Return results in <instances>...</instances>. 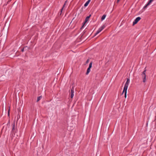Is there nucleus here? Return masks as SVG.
Returning a JSON list of instances; mask_svg holds the SVG:
<instances>
[{
  "label": "nucleus",
  "mask_w": 156,
  "mask_h": 156,
  "mask_svg": "<svg viewBox=\"0 0 156 156\" xmlns=\"http://www.w3.org/2000/svg\"><path fill=\"white\" fill-rule=\"evenodd\" d=\"M124 92L125 93V97L126 98L127 94V81L125 83L124 89L121 94L122 95Z\"/></svg>",
  "instance_id": "f03ea898"
},
{
  "label": "nucleus",
  "mask_w": 156,
  "mask_h": 156,
  "mask_svg": "<svg viewBox=\"0 0 156 156\" xmlns=\"http://www.w3.org/2000/svg\"><path fill=\"white\" fill-rule=\"evenodd\" d=\"M91 0H88L87 1L86 3L85 4L84 6L85 7H86L88 5L89 2H90Z\"/></svg>",
  "instance_id": "6e6552de"
},
{
  "label": "nucleus",
  "mask_w": 156,
  "mask_h": 156,
  "mask_svg": "<svg viewBox=\"0 0 156 156\" xmlns=\"http://www.w3.org/2000/svg\"><path fill=\"white\" fill-rule=\"evenodd\" d=\"M105 27V26L104 25H103L97 31L96 33L95 34L94 37L96 36L97 34H98V33H99L100 32H101Z\"/></svg>",
  "instance_id": "7ed1b4c3"
},
{
  "label": "nucleus",
  "mask_w": 156,
  "mask_h": 156,
  "mask_svg": "<svg viewBox=\"0 0 156 156\" xmlns=\"http://www.w3.org/2000/svg\"><path fill=\"white\" fill-rule=\"evenodd\" d=\"M120 0H117L116 2L117 3H118Z\"/></svg>",
  "instance_id": "aec40b11"
},
{
  "label": "nucleus",
  "mask_w": 156,
  "mask_h": 156,
  "mask_svg": "<svg viewBox=\"0 0 156 156\" xmlns=\"http://www.w3.org/2000/svg\"><path fill=\"white\" fill-rule=\"evenodd\" d=\"M106 16V15H105V14L103 15L101 18V20H104L105 19Z\"/></svg>",
  "instance_id": "9b49d317"
},
{
  "label": "nucleus",
  "mask_w": 156,
  "mask_h": 156,
  "mask_svg": "<svg viewBox=\"0 0 156 156\" xmlns=\"http://www.w3.org/2000/svg\"><path fill=\"white\" fill-rule=\"evenodd\" d=\"M16 128L15 123L14 122L12 124V128L11 131V136H12V137L14 136V135H15V133H16Z\"/></svg>",
  "instance_id": "f257e3e1"
},
{
  "label": "nucleus",
  "mask_w": 156,
  "mask_h": 156,
  "mask_svg": "<svg viewBox=\"0 0 156 156\" xmlns=\"http://www.w3.org/2000/svg\"><path fill=\"white\" fill-rule=\"evenodd\" d=\"M42 98V96H40L39 97H38L37 98V102L39 101Z\"/></svg>",
  "instance_id": "9d476101"
},
{
  "label": "nucleus",
  "mask_w": 156,
  "mask_h": 156,
  "mask_svg": "<svg viewBox=\"0 0 156 156\" xmlns=\"http://www.w3.org/2000/svg\"><path fill=\"white\" fill-rule=\"evenodd\" d=\"M66 2H65V3L64 4V5H63V7H62V8H63L65 7V5H66Z\"/></svg>",
  "instance_id": "f3484780"
},
{
  "label": "nucleus",
  "mask_w": 156,
  "mask_h": 156,
  "mask_svg": "<svg viewBox=\"0 0 156 156\" xmlns=\"http://www.w3.org/2000/svg\"><path fill=\"white\" fill-rule=\"evenodd\" d=\"M17 119H19V117H20V116L19 115H17Z\"/></svg>",
  "instance_id": "412c9836"
},
{
  "label": "nucleus",
  "mask_w": 156,
  "mask_h": 156,
  "mask_svg": "<svg viewBox=\"0 0 156 156\" xmlns=\"http://www.w3.org/2000/svg\"><path fill=\"white\" fill-rule=\"evenodd\" d=\"M141 19V18L140 17H137L134 20L133 23V25H134L137 23V22Z\"/></svg>",
  "instance_id": "423d86ee"
},
{
  "label": "nucleus",
  "mask_w": 156,
  "mask_h": 156,
  "mask_svg": "<svg viewBox=\"0 0 156 156\" xmlns=\"http://www.w3.org/2000/svg\"><path fill=\"white\" fill-rule=\"evenodd\" d=\"M90 71V68H88L87 69V72L86 73V75H88Z\"/></svg>",
  "instance_id": "1a4fd4ad"
},
{
  "label": "nucleus",
  "mask_w": 156,
  "mask_h": 156,
  "mask_svg": "<svg viewBox=\"0 0 156 156\" xmlns=\"http://www.w3.org/2000/svg\"><path fill=\"white\" fill-rule=\"evenodd\" d=\"M154 0H150L148 3L144 7V8H146L147 6L150 5V4Z\"/></svg>",
  "instance_id": "0eeeda50"
},
{
  "label": "nucleus",
  "mask_w": 156,
  "mask_h": 156,
  "mask_svg": "<svg viewBox=\"0 0 156 156\" xmlns=\"http://www.w3.org/2000/svg\"><path fill=\"white\" fill-rule=\"evenodd\" d=\"M9 112H10V109H9L8 111V115L9 116Z\"/></svg>",
  "instance_id": "dca6fc26"
},
{
  "label": "nucleus",
  "mask_w": 156,
  "mask_h": 156,
  "mask_svg": "<svg viewBox=\"0 0 156 156\" xmlns=\"http://www.w3.org/2000/svg\"><path fill=\"white\" fill-rule=\"evenodd\" d=\"M89 62V59H88L86 61V63H88Z\"/></svg>",
  "instance_id": "a211bd4d"
},
{
  "label": "nucleus",
  "mask_w": 156,
  "mask_h": 156,
  "mask_svg": "<svg viewBox=\"0 0 156 156\" xmlns=\"http://www.w3.org/2000/svg\"><path fill=\"white\" fill-rule=\"evenodd\" d=\"M73 93V94L74 92V88L73 87L71 89V93Z\"/></svg>",
  "instance_id": "4468645a"
},
{
  "label": "nucleus",
  "mask_w": 156,
  "mask_h": 156,
  "mask_svg": "<svg viewBox=\"0 0 156 156\" xmlns=\"http://www.w3.org/2000/svg\"><path fill=\"white\" fill-rule=\"evenodd\" d=\"M91 15H90L88 16H87L84 22L83 23V25L82 27H81V29L84 26L85 24L87 22V21L90 18V17L91 16Z\"/></svg>",
  "instance_id": "20e7f679"
},
{
  "label": "nucleus",
  "mask_w": 156,
  "mask_h": 156,
  "mask_svg": "<svg viewBox=\"0 0 156 156\" xmlns=\"http://www.w3.org/2000/svg\"><path fill=\"white\" fill-rule=\"evenodd\" d=\"M27 46H25V47H24L21 50V51H22V52H23L24 51V48H27Z\"/></svg>",
  "instance_id": "2eb2a0df"
},
{
  "label": "nucleus",
  "mask_w": 156,
  "mask_h": 156,
  "mask_svg": "<svg viewBox=\"0 0 156 156\" xmlns=\"http://www.w3.org/2000/svg\"><path fill=\"white\" fill-rule=\"evenodd\" d=\"M92 62H91L89 64V67L88 68H91L92 67Z\"/></svg>",
  "instance_id": "f8f14e48"
},
{
  "label": "nucleus",
  "mask_w": 156,
  "mask_h": 156,
  "mask_svg": "<svg viewBox=\"0 0 156 156\" xmlns=\"http://www.w3.org/2000/svg\"><path fill=\"white\" fill-rule=\"evenodd\" d=\"M129 80L127 79V83H128V82H129Z\"/></svg>",
  "instance_id": "4be33fe9"
},
{
  "label": "nucleus",
  "mask_w": 156,
  "mask_h": 156,
  "mask_svg": "<svg viewBox=\"0 0 156 156\" xmlns=\"http://www.w3.org/2000/svg\"><path fill=\"white\" fill-rule=\"evenodd\" d=\"M74 96V94L72 92L71 93V95H70V97L71 98H73Z\"/></svg>",
  "instance_id": "ddd939ff"
},
{
  "label": "nucleus",
  "mask_w": 156,
  "mask_h": 156,
  "mask_svg": "<svg viewBox=\"0 0 156 156\" xmlns=\"http://www.w3.org/2000/svg\"><path fill=\"white\" fill-rule=\"evenodd\" d=\"M146 70H144L143 72L142 76L143 78V82H145L146 81Z\"/></svg>",
  "instance_id": "39448f33"
},
{
  "label": "nucleus",
  "mask_w": 156,
  "mask_h": 156,
  "mask_svg": "<svg viewBox=\"0 0 156 156\" xmlns=\"http://www.w3.org/2000/svg\"><path fill=\"white\" fill-rule=\"evenodd\" d=\"M63 8H62L61 9V13H60V14H61V12H62V10H63Z\"/></svg>",
  "instance_id": "6ab92c4d"
}]
</instances>
